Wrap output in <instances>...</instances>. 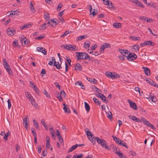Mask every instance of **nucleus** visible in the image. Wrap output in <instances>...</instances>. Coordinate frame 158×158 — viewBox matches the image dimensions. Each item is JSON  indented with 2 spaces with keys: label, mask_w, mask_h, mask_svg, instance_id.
Masks as SVG:
<instances>
[{
  "label": "nucleus",
  "mask_w": 158,
  "mask_h": 158,
  "mask_svg": "<svg viewBox=\"0 0 158 158\" xmlns=\"http://www.w3.org/2000/svg\"><path fill=\"white\" fill-rule=\"evenodd\" d=\"M76 56L77 57V60H78L81 59L87 60L88 59L89 60H90L91 59L89 55L87 53L84 52H77L76 53Z\"/></svg>",
  "instance_id": "1"
},
{
  "label": "nucleus",
  "mask_w": 158,
  "mask_h": 158,
  "mask_svg": "<svg viewBox=\"0 0 158 158\" xmlns=\"http://www.w3.org/2000/svg\"><path fill=\"white\" fill-rule=\"evenodd\" d=\"M95 139H96L97 142L98 143L100 144L102 147L107 149H109V146L107 145V143L104 139H100L97 137H95Z\"/></svg>",
  "instance_id": "2"
},
{
  "label": "nucleus",
  "mask_w": 158,
  "mask_h": 158,
  "mask_svg": "<svg viewBox=\"0 0 158 158\" xmlns=\"http://www.w3.org/2000/svg\"><path fill=\"white\" fill-rule=\"evenodd\" d=\"M2 61L4 63V66L7 72H8L9 74L10 75H12V70L10 68V66L6 60V59H4Z\"/></svg>",
  "instance_id": "3"
},
{
  "label": "nucleus",
  "mask_w": 158,
  "mask_h": 158,
  "mask_svg": "<svg viewBox=\"0 0 158 158\" xmlns=\"http://www.w3.org/2000/svg\"><path fill=\"white\" fill-rule=\"evenodd\" d=\"M64 47L65 49L69 51H75L77 50L76 46L74 45L66 44Z\"/></svg>",
  "instance_id": "4"
},
{
  "label": "nucleus",
  "mask_w": 158,
  "mask_h": 158,
  "mask_svg": "<svg viewBox=\"0 0 158 158\" xmlns=\"http://www.w3.org/2000/svg\"><path fill=\"white\" fill-rule=\"evenodd\" d=\"M127 56V59L129 61L133 60L137 58V56L136 54L134 53H130V52Z\"/></svg>",
  "instance_id": "5"
},
{
  "label": "nucleus",
  "mask_w": 158,
  "mask_h": 158,
  "mask_svg": "<svg viewBox=\"0 0 158 158\" xmlns=\"http://www.w3.org/2000/svg\"><path fill=\"white\" fill-rule=\"evenodd\" d=\"M141 120H142V122L145 125L148 126L149 127H150L152 129L154 130L155 129V127L153 125L151 124L146 119L143 118H141Z\"/></svg>",
  "instance_id": "6"
},
{
  "label": "nucleus",
  "mask_w": 158,
  "mask_h": 158,
  "mask_svg": "<svg viewBox=\"0 0 158 158\" xmlns=\"http://www.w3.org/2000/svg\"><path fill=\"white\" fill-rule=\"evenodd\" d=\"M111 46L108 43H105L102 45L101 46V47L100 49L101 52L103 53L104 50L106 48H110Z\"/></svg>",
  "instance_id": "7"
},
{
  "label": "nucleus",
  "mask_w": 158,
  "mask_h": 158,
  "mask_svg": "<svg viewBox=\"0 0 158 158\" xmlns=\"http://www.w3.org/2000/svg\"><path fill=\"white\" fill-rule=\"evenodd\" d=\"M7 33L8 35H13L15 33V30L12 27L8 28L7 30Z\"/></svg>",
  "instance_id": "8"
},
{
  "label": "nucleus",
  "mask_w": 158,
  "mask_h": 158,
  "mask_svg": "<svg viewBox=\"0 0 158 158\" xmlns=\"http://www.w3.org/2000/svg\"><path fill=\"white\" fill-rule=\"evenodd\" d=\"M127 102L129 104L131 108L135 110L137 109V106L134 102H132L129 99L128 100Z\"/></svg>",
  "instance_id": "9"
},
{
  "label": "nucleus",
  "mask_w": 158,
  "mask_h": 158,
  "mask_svg": "<svg viewBox=\"0 0 158 158\" xmlns=\"http://www.w3.org/2000/svg\"><path fill=\"white\" fill-rule=\"evenodd\" d=\"M118 51L122 55L126 57H127V55L128 54L129 52L127 50H123L121 49H118Z\"/></svg>",
  "instance_id": "10"
},
{
  "label": "nucleus",
  "mask_w": 158,
  "mask_h": 158,
  "mask_svg": "<svg viewBox=\"0 0 158 158\" xmlns=\"http://www.w3.org/2000/svg\"><path fill=\"white\" fill-rule=\"evenodd\" d=\"M147 99L150 98L153 102H156L157 101V98L155 97L154 94L152 93H150L148 97L146 98Z\"/></svg>",
  "instance_id": "11"
},
{
  "label": "nucleus",
  "mask_w": 158,
  "mask_h": 158,
  "mask_svg": "<svg viewBox=\"0 0 158 158\" xmlns=\"http://www.w3.org/2000/svg\"><path fill=\"white\" fill-rule=\"evenodd\" d=\"M89 130V129L87 128H85V131L86 133V135L88 138L89 139H90V138H92L93 136H94V135Z\"/></svg>",
  "instance_id": "12"
},
{
  "label": "nucleus",
  "mask_w": 158,
  "mask_h": 158,
  "mask_svg": "<svg viewBox=\"0 0 158 158\" xmlns=\"http://www.w3.org/2000/svg\"><path fill=\"white\" fill-rule=\"evenodd\" d=\"M56 135L57 136L59 140L60 143H62L63 142V139L61 136L58 130H56Z\"/></svg>",
  "instance_id": "13"
},
{
  "label": "nucleus",
  "mask_w": 158,
  "mask_h": 158,
  "mask_svg": "<svg viewBox=\"0 0 158 158\" xmlns=\"http://www.w3.org/2000/svg\"><path fill=\"white\" fill-rule=\"evenodd\" d=\"M90 12V14L93 15V16H94L97 13V10L95 11V10L94 9L92 10V6L89 5Z\"/></svg>",
  "instance_id": "14"
},
{
  "label": "nucleus",
  "mask_w": 158,
  "mask_h": 158,
  "mask_svg": "<svg viewBox=\"0 0 158 158\" xmlns=\"http://www.w3.org/2000/svg\"><path fill=\"white\" fill-rule=\"evenodd\" d=\"M29 101L31 102V104L33 106L36 108H37L38 104L36 102L35 100L33 98H31V99H30Z\"/></svg>",
  "instance_id": "15"
},
{
  "label": "nucleus",
  "mask_w": 158,
  "mask_h": 158,
  "mask_svg": "<svg viewBox=\"0 0 158 158\" xmlns=\"http://www.w3.org/2000/svg\"><path fill=\"white\" fill-rule=\"evenodd\" d=\"M53 62L54 61V65L56 67V68L58 69H60L62 68V67L60 64H58V65H57V64H56V62L55 60V59L54 57H52V59Z\"/></svg>",
  "instance_id": "16"
},
{
  "label": "nucleus",
  "mask_w": 158,
  "mask_h": 158,
  "mask_svg": "<svg viewBox=\"0 0 158 158\" xmlns=\"http://www.w3.org/2000/svg\"><path fill=\"white\" fill-rule=\"evenodd\" d=\"M76 71H81L82 69V66L79 63L76 64L74 68Z\"/></svg>",
  "instance_id": "17"
},
{
  "label": "nucleus",
  "mask_w": 158,
  "mask_h": 158,
  "mask_svg": "<svg viewBox=\"0 0 158 158\" xmlns=\"http://www.w3.org/2000/svg\"><path fill=\"white\" fill-rule=\"evenodd\" d=\"M112 137L116 143L118 144L119 145L120 143H121V142H123L119 138L116 137L114 135H112Z\"/></svg>",
  "instance_id": "18"
},
{
  "label": "nucleus",
  "mask_w": 158,
  "mask_h": 158,
  "mask_svg": "<svg viewBox=\"0 0 158 158\" xmlns=\"http://www.w3.org/2000/svg\"><path fill=\"white\" fill-rule=\"evenodd\" d=\"M23 120V124L25 125V127L27 129L28 123H29L28 118L27 117L24 118Z\"/></svg>",
  "instance_id": "19"
},
{
  "label": "nucleus",
  "mask_w": 158,
  "mask_h": 158,
  "mask_svg": "<svg viewBox=\"0 0 158 158\" xmlns=\"http://www.w3.org/2000/svg\"><path fill=\"white\" fill-rule=\"evenodd\" d=\"M143 69H144V71L145 74L148 76L150 75V71L149 69L146 67H143Z\"/></svg>",
  "instance_id": "20"
},
{
  "label": "nucleus",
  "mask_w": 158,
  "mask_h": 158,
  "mask_svg": "<svg viewBox=\"0 0 158 158\" xmlns=\"http://www.w3.org/2000/svg\"><path fill=\"white\" fill-rule=\"evenodd\" d=\"M101 96H100V98L102 101L105 102L106 103L108 102V99L103 94H101Z\"/></svg>",
  "instance_id": "21"
},
{
  "label": "nucleus",
  "mask_w": 158,
  "mask_h": 158,
  "mask_svg": "<svg viewBox=\"0 0 158 158\" xmlns=\"http://www.w3.org/2000/svg\"><path fill=\"white\" fill-rule=\"evenodd\" d=\"M87 79L88 81L92 82L94 84H96L97 82V80L93 78L87 77Z\"/></svg>",
  "instance_id": "22"
},
{
  "label": "nucleus",
  "mask_w": 158,
  "mask_h": 158,
  "mask_svg": "<svg viewBox=\"0 0 158 158\" xmlns=\"http://www.w3.org/2000/svg\"><path fill=\"white\" fill-rule=\"evenodd\" d=\"M110 147L112 148V150L113 152H114L115 153H116V152H118L119 151H120L118 148L115 146L112 145L110 146Z\"/></svg>",
  "instance_id": "23"
},
{
  "label": "nucleus",
  "mask_w": 158,
  "mask_h": 158,
  "mask_svg": "<svg viewBox=\"0 0 158 158\" xmlns=\"http://www.w3.org/2000/svg\"><path fill=\"white\" fill-rule=\"evenodd\" d=\"M105 74L109 78L112 79L113 77V73H112L109 71H107L106 72Z\"/></svg>",
  "instance_id": "24"
},
{
  "label": "nucleus",
  "mask_w": 158,
  "mask_h": 158,
  "mask_svg": "<svg viewBox=\"0 0 158 158\" xmlns=\"http://www.w3.org/2000/svg\"><path fill=\"white\" fill-rule=\"evenodd\" d=\"M113 26L116 28H120L121 27V23H113Z\"/></svg>",
  "instance_id": "25"
},
{
  "label": "nucleus",
  "mask_w": 158,
  "mask_h": 158,
  "mask_svg": "<svg viewBox=\"0 0 158 158\" xmlns=\"http://www.w3.org/2000/svg\"><path fill=\"white\" fill-rule=\"evenodd\" d=\"M145 43L146 45L153 46L155 45V43L152 42L151 41H145Z\"/></svg>",
  "instance_id": "26"
},
{
  "label": "nucleus",
  "mask_w": 158,
  "mask_h": 158,
  "mask_svg": "<svg viewBox=\"0 0 158 158\" xmlns=\"http://www.w3.org/2000/svg\"><path fill=\"white\" fill-rule=\"evenodd\" d=\"M77 148V146L76 145H74L71 147L68 151V152L69 153L72 152L73 150H75Z\"/></svg>",
  "instance_id": "27"
},
{
  "label": "nucleus",
  "mask_w": 158,
  "mask_h": 158,
  "mask_svg": "<svg viewBox=\"0 0 158 158\" xmlns=\"http://www.w3.org/2000/svg\"><path fill=\"white\" fill-rule=\"evenodd\" d=\"M51 21L52 23H55L56 25L60 23L59 20L56 19H51Z\"/></svg>",
  "instance_id": "28"
},
{
  "label": "nucleus",
  "mask_w": 158,
  "mask_h": 158,
  "mask_svg": "<svg viewBox=\"0 0 158 158\" xmlns=\"http://www.w3.org/2000/svg\"><path fill=\"white\" fill-rule=\"evenodd\" d=\"M25 95L26 97L29 99V100L31 99V98H33L29 92H26L25 94Z\"/></svg>",
  "instance_id": "29"
},
{
  "label": "nucleus",
  "mask_w": 158,
  "mask_h": 158,
  "mask_svg": "<svg viewBox=\"0 0 158 158\" xmlns=\"http://www.w3.org/2000/svg\"><path fill=\"white\" fill-rule=\"evenodd\" d=\"M85 110L87 112H89L90 110V107L89 105L86 102H84Z\"/></svg>",
  "instance_id": "30"
},
{
  "label": "nucleus",
  "mask_w": 158,
  "mask_h": 158,
  "mask_svg": "<svg viewBox=\"0 0 158 158\" xmlns=\"http://www.w3.org/2000/svg\"><path fill=\"white\" fill-rule=\"evenodd\" d=\"M44 17H45V19L47 20H49L50 19V17L49 16V13H47L46 12H44Z\"/></svg>",
  "instance_id": "31"
},
{
  "label": "nucleus",
  "mask_w": 158,
  "mask_h": 158,
  "mask_svg": "<svg viewBox=\"0 0 158 158\" xmlns=\"http://www.w3.org/2000/svg\"><path fill=\"white\" fill-rule=\"evenodd\" d=\"M10 131H8L7 133H6L3 137L4 139H5L6 140H7L8 137L10 135Z\"/></svg>",
  "instance_id": "32"
},
{
  "label": "nucleus",
  "mask_w": 158,
  "mask_h": 158,
  "mask_svg": "<svg viewBox=\"0 0 158 158\" xmlns=\"http://www.w3.org/2000/svg\"><path fill=\"white\" fill-rule=\"evenodd\" d=\"M120 77V76L117 73L115 72H113V77L112 79L118 78Z\"/></svg>",
  "instance_id": "33"
},
{
  "label": "nucleus",
  "mask_w": 158,
  "mask_h": 158,
  "mask_svg": "<svg viewBox=\"0 0 158 158\" xmlns=\"http://www.w3.org/2000/svg\"><path fill=\"white\" fill-rule=\"evenodd\" d=\"M87 37V36L86 35H81L79 36L77 39V41L81 40L83 39H84Z\"/></svg>",
  "instance_id": "34"
},
{
  "label": "nucleus",
  "mask_w": 158,
  "mask_h": 158,
  "mask_svg": "<svg viewBox=\"0 0 158 158\" xmlns=\"http://www.w3.org/2000/svg\"><path fill=\"white\" fill-rule=\"evenodd\" d=\"M93 100L94 101V102L99 106H100L101 103L99 102V101L98 99H97L95 98H93Z\"/></svg>",
  "instance_id": "35"
},
{
  "label": "nucleus",
  "mask_w": 158,
  "mask_h": 158,
  "mask_svg": "<svg viewBox=\"0 0 158 158\" xmlns=\"http://www.w3.org/2000/svg\"><path fill=\"white\" fill-rule=\"evenodd\" d=\"M41 123L44 126L45 129H48V126L47 125L46 123H45L43 119H42L41 120Z\"/></svg>",
  "instance_id": "36"
},
{
  "label": "nucleus",
  "mask_w": 158,
  "mask_h": 158,
  "mask_svg": "<svg viewBox=\"0 0 158 158\" xmlns=\"http://www.w3.org/2000/svg\"><path fill=\"white\" fill-rule=\"evenodd\" d=\"M106 113L107 114V116L108 117V118L110 119H112V117L111 112L109 111L108 112H106Z\"/></svg>",
  "instance_id": "37"
},
{
  "label": "nucleus",
  "mask_w": 158,
  "mask_h": 158,
  "mask_svg": "<svg viewBox=\"0 0 158 158\" xmlns=\"http://www.w3.org/2000/svg\"><path fill=\"white\" fill-rule=\"evenodd\" d=\"M31 26V24H27L24 25L22 27H21L20 28V30H23L24 28H28Z\"/></svg>",
  "instance_id": "38"
},
{
  "label": "nucleus",
  "mask_w": 158,
  "mask_h": 158,
  "mask_svg": "<svg viewBox=\"0 0 158 158\" xmlns=\"http://www.w3.org/2000/svg\"><path fill=\"white\" fill-rule=\"evenodd\" d=\"M46 23H44V24H43L42 25H41L40 27L39 30H42L45 29L46 27Z\"/></svg>",
  "instance_id": "39"
},
{
  "label": "nucleus",
  "mask_w": 158,
  "mask_h": 158,
  "mask_svg": "<svg viewBox=\"0 0 158 158\" xmlns=\"http://www.w3.org/2000/svg\"><path fill=\"white\" fill-rule=\"evenodd\" d=\"M32 88L36 93L37 94H39V89L35 85H34Z\"/></svg>",
  "instance_id": "40"
},
{
  "label": "nucleus",
  "mask_w": 158,
  "mask_h": 158,
  "mask_svg": "<svg viewBox=\"0 0 158 158\" xmlns=\"http://www.w3.org/2000/svg\"><path fill=\"white\" fill-rule=\"evenodd\" d=\"M119 145L120 146H123L127 148H128L126 143L123 141V142H121V143H119Z\"/></svg>",
  "instance_id": "41"
},
{
  "label": "nucleus",
  "mask_w": 158,
  "mask_h": 158,
  "mask_svg": "<svg viewBox=\"0 0 158 158\" xmlns=\"http://www.w3.org/2000/svg\"><path fill=\"white\" fill-rule=\"evenodd\" d=\"M116 154L119 156V158H123L124 155L122 153L118 151V152H116Z\"/></svg>",
  "instance_id": "42"
},
{
  "label": "nucleus",
  "mask_w": 158,
  "mask_h": 158,
  "mask_svg": "<svg viewBox=\"0 0 158 158\" xmlns=\"http://www.w3.org/2000/svg\"><path fill=\"white\" fill-rule=\"evenodd\" d=\"M140 48L139 45H134L133 46V48H134L136 51H139Z\"/></svg>",
  "instance_id": "43"
},
{
  "label": "nucleus",
  "mask_w": 158,
  "mask_h": 158,
  "mask_svg": "<svg viewBox=\"0 0 158 158\" xmlns=\"http://www.w3.org/2000/svg\"><path fill=\"white\" fill-rule=\"evenodd\" d=\"M94 138H90V139H89V140L91 141V142H92V143H93L94 144L96 143L95 140H96V139H95V137H94L93 136Z\"/></svg>",
  "instance_id": "44"
},
{
  "label": "nucleus",
  "mask_w": 158,
  "mask_h": 158,
  "mask_svg": "<svg viewBox=\"0 0 158 158\" xmlns=\"http://www.w3.org/2000/svg\"><path fill=\"white\" fill-rule=\"evenodd\" d=\"M76 84H77L81 86L82 87L81 88L82 89H85V88H83V87H84V86L83 84L80 81H78L76 83Z\"/></svg>",
  "instance_id": "45"
},
{
  "label": "nucleus",
  "mask_w": 158,
  "mask_h": 158,
  "mask_svg": "<svg viewBox=\"0 0 158 158\" xmlns=\"http://www.w3.org/2000/svg\"><path fill=\"white\" fill-rule=\"evenodd\" d=\"M131 37L132 39V40L135 41L139 40L140 39V38L139 37L131 36Z\"/></svg>",
  "instance_id": "46"
},
{
  "label": "nucleus",
  "mask_w": 158,
  "mask_h": 158,
  "mask_svg": "<svg viewBox=\"0 0 158 158\" xmlns=\"http://www.w3.org/2000/svg\"><path fill=\"white\" fill-rule=\"evenodd\" d=\"M67 107L66 106L64 107L63 109L65 112L69 113H70V111L69 108L68 109H68L67 108Z\"/></svg>",
  "instance_id": "47"
},
{
  "label": "nucleus",
  "mask_w": 158,
  "mask_h": 158,
  "mask_svg": "<svg viewBox=\"0 0 158 158\" xmlns=\"http://www.w3.org/2000/svg\"><path fill=\"white\" fill-rule=\"evenodd\" d=\"M90 46V44H89V43L87 42H85L84 43V47L85 48H88Z\"/></svg>",
  "instance_id": "48"
},
{
  "label": "nucleus",
  "mask_w": 158,
  "mask_h": 158,
  "mask_svg": "<svg viewBox=\"0 0 158 158\" xmlns=\"http://www.w3.org/2000/svg\"><path fill=\"white\" fill-rule=\"evenodd\" d=\"M63 4L62 3H59L58 6L57 7V10L58 11H60V10Z\"/></svg>",
  "instance_id": "49"
},
{
  "label": "nucleus",
  "mask_w": 158,
  "mask_h": 158,
  "mask_svg": "<svg viewBox=\"0 0 158 158\" xmlns=\"http://www.w3.org/2000/svg\"><path fill=\"white\" fill-rule=\"evenodd\" d=\"M146 81L148 83H149L150 85H152V83H153V81L151 79H146Z\"/></svg>",
  "instance_id": "50"
},
{
  "label": "nucleus",
  "mask_w": 158,
  "mask_h": 158,
  "mask_svg": "<svg viewBox=\"0 0 158 158\" xmlns=\"http://www.w3.org/2000/svg\"><path fill=\"white\" fill-rule=\"evenodd\" d=\"M50 146V142L49 141V140L48 139L47 140L46 142V148H49Z\"/></svg>",
  "instance_id": "51"
},
{
  "label": "nucleus",
  "mask_w": 158,
  "mask_h": 158,
  "mask_svg": "<svg viewBox=\"0 0 158 158\" xmlns=\"http://www.w3.org/2000/svg\"><path fill=\"white\" fill-rule=\"evenodd\" d=\"M31 130L32 133L33 134V135L34 137L36 136V134L35 130V129L33 128H31Z\"/></svg>",
  "instance_id": "52"
},
{
  "label": "nucleus",
  "mask_w": 158,
  "mask_h": 158,
  "mask_svg": "<svg viewBox=\"0 0 158 158\" xmlns=\"http://www.w3.org/2000/svg\"><path fill=\"white\" fill-rule=\"evenodd\" d=\"M26 38L24 36H23L20 38V40L21 41L22 43H23L24 44V41H25V39Z\"/></svg>",
  "instance_id": "53"
},
{
  "label": "nucleus",
  "mask_w": 158,
  "mask_h": 158,
  "mask_svg": "<svg viewBox=\"0 0 158 158\" xmlns=\"http://www.w3.org/2000/svg\"><path fill=\"white\" fill-rule=\"evenodd\" d=\"M109 1L108 0H103L104 4L106 5H109L110 4Z\"/></svg>",
  "instance_id": "54"
},
{
  "label": "nucleus",
  "mask_w": 158,
  "mask_h": 158,
  "mask_svg": "<svg viewBox=\"0 0 158 158\" xmlns=\"http://www.w3.org/2000/svg\"><path fill=\"white\" fill-rule=\"evenodd\" d=\"M17 11V10H16L15 11H11L10 12V15H15V14L17 15V13H16V12Z\"/></svg>",
  "instance_id": "55"
},
{
  "label": "nucleus",
  "mask_w": 158,
  "mask_h": 158,
  "mask_svg": "<svg viewBox=\"0 0 158 158\" xmlns=\"http://www.w3.org/2000/svg\"><path fill=\"white\" fill-rule=\"evenodd\" d=\"M57 94L58 96H57V98L60 102H61L63 100V99L61 97V96L60 94L59 95V92Z\"/></svg>",
  "instance_id": "56"
},
{
  "label": "nucleus",
  "mask_w": 158,
  "mask_h": 158,
  "mask_svg": "<svg viewBox=\"0 0 158 158\" xmlns=\"http://www.w3.org/2000/svg\"><path fill=\"white\" fill-rule=\"evenodd\" d=\"M18 44V41H17L16 40H15L13 41V45L15 47H17Z\"/></svg>",
  "instance_id": "57"
},
{
  "label": "nucleus",
  "mask_w": 158,
  "mask_h": 158,
  "mask_svg": "<svg viewBox=\"0 0 158 158\" xmlns=\"http://www.w3.org/2000/svg\"><path fill=\"white\" fill-rule=\"evenodd\" d=\"M128 117L130 119H132L133 120L135 121V119H136V117L134 116H132L131 115H129Z\"/></svg>",
  "instance_id": "58"
},
{
  "label": "nucleus",
  "mask_w": 158,
  "mask_h": 158,
  "mask_svg": "<svg viewBox=\"0 0 158 158\" xmlns=\"http://www.w3.org/2000/svg\"><path fill=\"white\" fill-rule=\"evenodd\" d=\"M93 89L95 91L99 92H101V90L100 89H99L97 87H96L95 86H94V87Z\"/></svg>",
  "instance_id": "59"
},
{
  "label": "nucleus",
  "mask_w": 158,
  "mask_h": 158,
  "mask_svg": "<svg viewBox=\"0 0 158 158\" xmlns=\"http://www.w3.org/2000/svg\"><path fill=\"white\" fill-rule=\"evenodd\" d=\"M37 148L38 149V152L40 154L41 151V146L40 145H38Z\"/></svg>",
  "instance_id": "60"
},
{
  "label": "nucleus",
  "mask_w": 158,
  "mask_h": 158,
  "mask_svg": "<svg viewBox=\"0 0 158 158\" xmlns=\"http://www.w3.org/2000/svg\"><path fill=\"white\" fill-rule=\"evenodd\" d=\"M148 17H146L144 16H141L140 17V19L141 20H143L144 21H147V19Z\"/></svg>",
  "instance_id": "61"
},
{
  "label": "nucleus",
  "mask_w": 158,
  "mask_h": 158,
  "mask_svg": "<svg viewBox=\"0 0 158 158\" xmlns=\"http://www.w3.org/2000/svg\"><path fill=\"white\" fill-rule=\"evenodd\" d=\"M137 4H138L139 6L140 7H141L142 8L144 7V6L143 5V4L139 2V1H138V2H137Z\"/></svg>",
  "instance_id": "62"
},
{
  "label": "nucleus",
  "mask_w": 158,
  "mask_h": 158,
  "mask_svg": "<svg viewBox=\"0 0 158 158\" xmlns=\"http://www.w3.org/2000/svg\"><path fill=\"white\" fill-rule=\"evenodd\" d=\"M60 95L61 96L63 95L64 96H65L66 95V94L65 92L62 89L60 90Z\"/></svg>",
  "instance_id": "63"
},
{
  "label": "nucleus",
  "mask_w": 158,
  "mask_h": 158,
  "mask_svg": "<svg viewBox=\"0 0 158 158\" xmlns=\"http://www.w3.org/2000/svg\"><path fill=\"white\" fill-rule=\"evenodd\" d=\"M59 18V19L60 20L61 22L62 23H63L64 22V20L63 18L61 16Z\"/></svg>",
  "instance_id": "64"
}]
</instances>
